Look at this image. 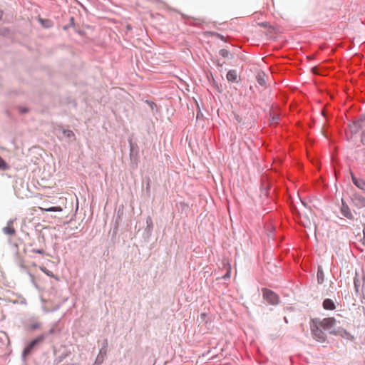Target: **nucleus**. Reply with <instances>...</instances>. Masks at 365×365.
Instances as JSON below:
<instances>
[{
    "label": "nucleus",
    "mask_w": 365,
    "mask_h": 365,
    "mask_svg": "<svg viewBox=\"0 0 365 365\" xmlns=\"http://www.w3.org/2000/svg\"><path fill=\"white\" fill-rule=\"evenodd\" d=\"M150 182H151V180H150V178H148L146 179L145 188L144 190V192L148 197H150Z\"/></svg>",
    "instance_id": "25"
},
{
    "label": "nucleus",
    "mask_w": 365,
    "mask_h": 365,
    "mask_svg": "<svg viewBox=\"0 0 365 365\" xmlns=\"http://www.w3.org/2000/svg\"><path fill=\"white\" fill-rule=\"evenodd\" d=\"M267 77V76L266 75V73L264 71H260L256 75V81L259 86L266 87L267 86V81H266Z\"/></svg>",
    "instance_id": "16"
},
{
    "label": "nucleus",
    "mask_w": 365,
    "mask_h": 365,
    "mask_svg": "<svg viewBox=\"0 0 365 365\" xmlns=\"http://www.w3.org/2000/svg\"><path fill=\"white\" fill-rule=\"evenodd\" d=\"M280 117L278 114H270V120L276 124L279 123Z\"/></svg>",
    "instance_id": "31"
},
{
    "label": "nucleus",
    "mask_w": 365,
    "mask_h": 365,
    "mask_svg": "<svg viewBox=\"0 0 365 365\" xmlns=\"http://www.w3.org/2000/svg\"><path fill=\"white\" fill-rule=\"evenodd\" d=\"M235 119H236V120H237V122H239V123H240V122H241V120H242V119H241V118L240 117V115H235Z\"/></svg>",
    "instance_id": "42"
},
{
    "label": "nucleus",
    "mask_w": 365,
    "mask_h": 365,
    "mask_svg": "<svg viewBox=\"0 0 365 365\" xmlns=\"http://www.w3.org/2000/svg\"><path fill=\"white\" fill-rule=\"evenodd\" d=\"M46 210L48 211V212H55V211L58 210V207H51L46 209Z\"/></svg>",
    "instance_id": "38"
},
{
    "label": "nucleus",
    "mask_w": 365,
    "mask_h": 365,
    "mask_svg": "<svg viewBox=\"0 0 365 365\" xmlns=\"http://www.w3.org/2000/svg\"><path fill=\"white\" fill-rule=\"evenodd\" d=\"M263 299H265L271 305H277L280 302L279 295L274 291L268 288L262 289Z\"/></svg>",
    "instance_id": "6"
},
{
    "label": "nucleus",
    "mask_w": 365,
    "mask_h": 365,
    "mask_svg": "<svg viewBox=\"0 0 365 365\" xmlns=\"http://www.w3.org/2000/svg\"><path fill=\"white\" fill-rule=\"evenodd\" d=\"M70 21H71V24H68L64 25V26H63V29L64 31H67V30H68V29H69V28H71V27H74V26H75V22H74V17H73V16H71V17H70Z\"/></svg>",
    "instance_id": "28"
},
{
    "label": "nucleus",
    "mask_w": 365,
    "mask_h": 365,
    "mask_svg": "<svg viewBox=\"0 0 365 365\" xmlns=\"http://www.w3.org/2000/svg\"><path fill=\"white\" fill-rule=\"evenodd\" d=\"M212 86L217 89L218 93H222L223 92L222 85L219 86L214 78L212 79Z\"/></svg>",
    "instance_id": "30"
},
{
    "label": "nucleus",
    "mask_w": 365,
    "mask_h": 365,
    "mask_svg": "<svg viewBox=\"0 0 365 365\" xmlns=\"http://www.w3.org/2000/svg\"><path fill=\"white\" fill-rule=\"evenodd\" d=\"M9 31V30L8 29L4 28V29H3L2 34H3L4 35H5V34H7Z\"/></svg>",
    "instance_id": "43"
},
{
    "label": "nucleus",
    "mask_w": 365,
    "mask_h": 365,
    "mask_svg": "<svg viewBox=\"0 0 365 365\" xmlns=\"http://www.w3.org/2000/svg\"><path fill=\"white\" fill-rule=\"evenodd\" d=\"M38 21L40 24L42 25V26L44 28L48 29L52 26V22L48 19H43L40 18Z\"/></svg>",
    "instance_id": "23"
},
{
    "label": "nucleus",
    "mask_w": 365,
    "mask_h": 365,
    "mask_svg": "<svg viewBox=\"0 0 365 365\" xmlns=\"http://www.w3.org/2000/svg\"><path fill=\"white\" fill-rule=\"evenodd\" d=\"M71 354V351L66 350L59 355L54 361L55 364H58L62 362L65 359L70 356Z\"/></svg>",
    "instance_id": "22"
},
{
    "label": "nucleus",
    "mask_w": 365,
    "mask_h": 365,
    "mask_svg": "<svg viewBox=\"0 0 365 365\" xmlns=\"http://www.w3.org/2000/svg\"><path fill=\"white\" fill-rule=\"evenodd\" d=\"M43 327V323L36 320L31 322L27 327L28 331H34L36 330L41 329Z\"/></svg>",
    "instance_id": "19"
},
{
    "label": "nucleus",
    "mask_w": 365,
    "mask_h": 365,
    "mask_svg": "<svg viewBox=\"0 0 365 365\" xmlns=\"http://www.w3.org/2000/svg\"><path fill=\"white\" fill-rule=\"evenodd\" d=\"M32 252L36 253V254H39V255L44 254L43 250H41V249H34V250H32Z\"/></svg>",
    "instance_id": "36"
},
{
    "label": "nucleus",
    "mask_w": 365,
    "mask_h": 365,
    "mask_svg": "<svg viewBox=\"0 0 365 365\" xmlns=\"http://www.w3.org/2000/svg\"><path fill=\"white\" fill-rule=\"evenodd\" d=\"M43 338L40 335L31 340L24 348L21 353V359L23 361H26L27 357L31 355L35 350L38 349L43 344Z\"/></svg>",
    "instance_id": "3"
},
{
    "label": "nucleus",
    "mask_w": 365,
    "mask_h": 365,
    "mask_svg": "<svg viewBox=\"0 0 365 365\" xmlns=\"http://www.w3.org/2000/svg\"><path fill=\"white\" fill-rule=\"evenodd\" d=\"M14 260L16 264L20 267L21 271H26V268L24 264V258L19 255V250L16 251L14 254Z\"/></svg>",
    "instance_id": "17"
},
{
    "label": "nucleus",
    "mask_w": 365,
    "mask_h": 365,
    "mask_svg": "<svg viewBox=\"0 0 365 365\" xmlns=\"http://www.w3.org/2000/svg\"><path fill=\"white\" fill-rule=\"evenodd\" d=\"M365 114L362 113L359 117L354 119L348 125V129L346 130V138L356 143L359 140L364 145L365 135Z\"/></svg>",
    "instance_id": "2"
},
{
    "label": "nucleus",
    "mask_w": 365,
    "mask_h": 365,
    "mask_svg": "<svg viewBox=\"0 0 365 365\" xmlns=\"http://www.w3.org/2000/svg\"><path fill=\"white\" fill-rule=\"evenodd\" d=\"M317 279L319 284H322L325 280L324 270L321 265L317 267Z\"/></svg>",
    "instance_id": "20"
},
{
    "label": "nucleus",
    "mask_w": 365,
    "mask_h": 365,
    "mask_svg": "<svg viewBox=\"0 0 365 365\" xmlns=\"http://www.w3.org/2000/svg\"><path fill=\"white\" fill-rule=\"evenodd\" d=\"M352 202L354 205L359 209L365 207V197L359 194H354L352 198Z\"/></svg>",
    "instance_id": "14"
},
{
    "label": "nucleus",
    "mask_w": 365,
    "mask_h": 365,
    "mask_svg": "<svg viewBox=\"0 0 365 365\" xmlns=\"http://www.w3.org/2000/svg\"><path fill=\"white\" fill-rule=\"evenodd\" d=\"M330 334L335 335V336H340L342 338L351 340L353 339V336L351 335L350 333L346 331L344 329L341 327H334V329H331L329 332Z\"/></svg>",
    "instance_id": "11"
},
{
    "label": "nucleus",
    "mask_w": 365,
    "mask_h": 365,
    "mask_svg": "<svg viewBox=\"0 0 365 365\" xmlns=\"http://www.w3.org/2000/svg\"><path fill=\"white\" fill-rule=\"evenodd\" d=\"M19 111L21 114H25V113H27L29 111V109L27 107L19 106Z\"/></svg>",
    "instance_id": "33"
},
{
    "label": "nucleus",
    "mask_w": 365,
    "mask_h": 365,
    "mask_svg": "<svg viewBox=\"0 0 365 365\" xmlns=\"http://www.w3.org/2000/svg\"><path fill=\"white\" fill-rule=\"evenodd\" d=\"M311 331L315 340L320 343H324L327 340L326 333L321 329L317 323L311 324Z\"/></svg>",
    "instance_id": "7"
},
{
    "label": "nucleus",
    "mask_w": 365,
    "mask_h": 365,
    "mask_svg": "<svg viewBox=\"0 0 365 365\" xmlns=\"http://www.w3.org/2000/svg\"><path fill=\"white\" fill-rule=\"evenodd\" d=\"M354 302L352 304L351 309L356 312L359 316L361 315V311L365 314V307L361 305L359 302L363 304V299H365L364 287H365V274L363 268H361V274L359 275L358 272H356V276L354 279Z\"/></svg>",
    "instance_id": "1"
},
{
    "label": "nucleus",
    "mask_w": 365,
    "mask_h": 365,
    "mask_svg": "<svg viewBox=\"0 0 365 365\" xmlns=\"http://www.w3.org/2000/svg\"><path fill=\"white\" fill-rule=\"evenodd\" d=\"M322 307L326 310H334L336 309V305L334 301L331 299L327 298L324 299L322 302Z\"/></svg>",
    "instance_id": "18"
},
{
    "label": "nucleus",
    "mask_w": 365,
    "mask_h": 365,
    "mask_svg": "<svg viewBox=\"0 0 365 365\" xmlns=\"http://www.w3.org/2000/svg\"><path fill=\"white\" fill-rule=\"evenodd\" d=\"M58 322H56L51 324L50 329L47 331L42 332L39 335L43 338V341H47L48 343L53 342V336L58 335L61 333V329L58 327Z\"/></svg>",
    "instance_id": "5"
},
{
    "label": "nucleus",
    "mask_w": 365,
    "mask_h": 365,
    "mask_svg": "<svg viewBox=\"0 0 365 365\" xmlns=\"http://www.w3.org/2000/svg\"><path fill=\"white\" fill-rule=\"evenodd\" d=\"M341 212V214L346 218L351 219L353 217L349 207L344 202H342Z\"/></svg>",
    "instance_id": "21"
},
{
    "label": "nucleus",
    "mask_w": 365,
    "mask_h": 365,
    "mask_svg": "<svg viewBox=\"0 0 365 365\" xmlns=\"http://www.w3.org/2000/svg\"><path fill=\"white\" fill-rule=\"evenodd\" d=\"M41 270L43 271L47 275L53 276L52 272L51 271L47 270L46 268H41Z\"/></svg>",
    "instance_id": "39"
},
{
    "label": "nucleus",
    "mask_w": 365,
    "mask_h": 365,
    "mask_svg": "<svg viewBox=\"0 0 365 365\" xmlns=\"http://www.w3.org/2000/svg\"><path fill=\"white\" fill-rule=\"evenodd\" d=\"M26 272L28 273L29 276L30 277L31 281L33 283H34V276L31 272H29V271H26Z\"/></svg>",
    "instance_id": "41"
},
{
    "label": "nucleus",
    "mask_w": 365,
    "mask_h": 365,
    "mask_svg": "<svg viewBox=\"0 0 365 365\" xmlns=\"http://www.w3.org/2000/svg\"><path fill=\"white\" fill-rule=\"evenodd\" d=\"M312 322L313 324L317 323L321 328L327 330L334 329L336 319L334 317H327L324 318L322 320H320L319 319H312Z\"/></svg>",
    "instance_id": "9"
},
{
    "label": "nucleus",
    "mask_w": 365,
    "mask_h": 365,
    "mask_svg": "<svg viewBox=\"0 0 365 365\" xmlns=\"http://www.w3.org/2000/svg\"><path fill=\"white\" fill-rule=\"evenodd\" d=\"M211 35L213 36H216L217 38H220V40L225 41V42H227V39H226V37L224 36L223 35H222L220 33H217V32H211Z\"/></svg>",
    "instance_id": "32"
},
{
    "label": "nucleus",
    "mask_w": 365,
    "mask_h": 365,
    "mask_svg": "<svg viewBox=\"0 0 365 365\" xmlns=\"http://www.w3.org/2000/svg\"><path fill=\"white\" fill-rule=\"evenodd\" d=\"M9 168V165L6 163V161L0 156V170H7Z\"/></svg>",
    "instance_id": "27"
},
{
    "label": "nucleus",
    "mask_w": 365,
    "mask_h": 365,
    "mask_svg": "<svg viewBox=\"0 0 365 365\" xmlns=\"http://www.w3.org/2000/svg\"><path fill=\"white\" fill-rule=\"evenodd\" d=\"M351 180L353 184L358 188L365 190V180L362 178H357L352 172H351Z\"/></svg>",
    "instance_id": "15"
},
{
    "label": "nucleus",
    "mask_w": 365,
    "mask_h": 365,
    "mask_svg": "<svg viewBox=\"0 0 365 365\" xmlns=\"http://www.w3.org/2000/svg\"><path fill=\"white\" fill-rule=\"evenodd\" d=\"M128 143L130 147V168L132 170H135L138 168L140 161V149L138 143L136 142H133L130 138L128 139Z\"/></svg>",
    "instance_id": "4"
},
{
    "label": "nucleus",
    "mask_w": 365,
    "mask_h": 365,
    "mask_svg": "<svg viewBox=\"0 0 365 365\" xmlns=\"http://www.w3.org/2000/svg\"><path fill=\"white\" fill-rule=\"evenodd\" d=\"M119 213H120V210H118V216H117V218L115 220L116 227H115V229H116V230L118 229V220L120 218V216Z\"/></svg>",
    "instance_id": "40"
},
{
    "label": "nucleus",
    "mask_w": 365,
    "mask_h": 365,
    "mask_svg": "<svg viewBox=\"0 0 365 365\" xmlns=\"http://www.w3.org/2000/svg\"><path fill=\"white\" fill-rule=\"evenodd\" d=\"M226 78L230 83H239L240 81L238 73L235 69L229 70L227 73Z\"/></svg>",
    "instance_id": "13"
},
{
    "label": "nucleus",
    "mask_w": 365,
    "mask_h": 365,
    "mask_svg": "<svg viewBox=\"0 0 365 365\" xmlns=\"http://www.w3.org/2000/svg\"><path fill=\"white\" fill-rule=\"evenodd\" d=\"M15 220H9L7 222V225L6 227H3L2 232L4 234L9 235V236H14L16 235V231L14 229L13 224Z\"/></svg>",
    "instance_id": "12"
},
{
    "label": "nucleus",
    "mask_w": 365,
    "mask_h": 365,
    "mask_svg": "<svg viewBox=\"0 0 365 365\" xmlns=\"http://www.w3.org/2000/svg\"><path fill=\"white\" fill-rule=\"evenodd\" d=\"M262 25L263 26H266V23H262Z\"/></svg>",
    "instance_id": "47"
},
{
    "label": "nucleus",
    "mask_w": 365,
    "mask_h": 365,
    "mask_svg": "<svg viewBox=\"0 0 365 365\" xmlns=\"http://www.w3.org/2000/svg\"><path fill=\"white\" fill-rule=\"evenodd\" d=\"M10 246H11L14 254L16 253V250H19V249H18L19 245H18L17 242L14 241L13 243Z\"/></svg>",
    "instance_id": "34"
},
{
    "label": "nucleus",
    "mask_w": 365,
    "mask_h": 365,
    "mask_svg": "<svg viewBox=\"0 0 365 365\" xmlns=\"http://www.w3.org/2000/svg\"><path fill=\"white\" fill-rule=\"evenodd\" d=\"M230 267L229 268V269L227 270V272L225 274V275L222 277V278L224 279H230Z\"/></svg>",
    "instance_id": "37"
},
{
    "label": "nucleus",
    "mask_w": 365,
    "mask_h": 365,
    "mask_svg": "<svg viewBox=\"0 0 365 365\" xmlns=\"http://www.w3.org/2000/svg\"><path fill=\"white\" fill-rule=\"evenodd\" d=\"M14 240H12V238L10 237L9 239H8V244L9 245H11L12 243H13Z\"/></svg>",
    "instance_id": "44"
},
{
    "label": "nucleus",
    "mask_w": 365,
    "mask_h": 365,
    "mask_svg": "<svg viewBox=\"0 0 365 365\" xmlns=\"http://www.w3.org/2000/svg\"><path fill=\"white\" fill-rule=\"evenodd\" d=\"M216 64L218 67L222 66V63H221L218 60L216 61Z\"/></svg>",
    "instance_id": "45"
},
{
    "label": "nucleus",
    "mask_w": 365,
    "mask_h": 365,
    "mask_svg": "<svg viewBox=\"0 0 365 365\" xmlns=\"http://www.w3.org/2000/svg\"><path fill=\"white\" fill-rule=\"evenodd\" d=\"M146 226L143 228L142 238L145 242H148L153 230V222L150 216H148L145 220Z\"/></svg>",
    "instance_id": "8"
},
{
    "label": "nucleus",
    "mask_w": 365,
    "mask_h": 365,
    "mask_svg": "<svg viewBox=\"0 0 365 365\" xmlns=\"http://www.w3.org/2000/svg\"><path fill=\"white\" fill-rule=\"evenodd\" d=\"M284 321H285L286 322H287V318H286V317H284Z\"/></svg>",
    "instance_id": "48"
},
{
    "label": "nucleus",
    "mask_w": 365,
    "mask_h": 365,
    "mask_svg": "<svg viewBox=\"0 0 365 365\" xmlns=\"http://www.w3.org/2000/svg\"><path fill=\"white\" fill-rule=\"evenodd\" d=\"M3 11L0 9V21L2 19Z\"/></svg>",
    "instance_id": "46"
},
{
    "label": "nucleus",
    "mask_w": 365,
    "mask_h": 365,
    "mask_svg": "<svg viewBox=\"0 0 365 365\" xmlns=\"http://www.w3.org/2000/svg\"><path fill=\"white\" fill-rule=\"evenodd\" d=\"M219 55L223 58H229L232 56L230 52L226 48H222L219 51Z\"/></svg>",
    "instance_id": "26"
},
{
    "label": "nucleus",
    "mask_w": 365,
    "mask_h": 365,
    "mask_svg": "<svg viewBox=\"0 0 365 365\" xmlns=\"http://www.w3.org/2000/svg\"><path fill=\"white\" fill-rule=\"evenodd\" d=\"M63 134L68 138H73L75 140V134L71 130L63 129L62 131Z\"/></svg>",
    "instance_id": "24"
},
{
    "label": "nucleus",
    "mask_w": 365,
    "mask_h": 365,
    "mask_svg": "<svg viewBox=\"0 0 365 365\" xmlns=\"http://www.w3.org/2000/svg\"><path fill=\"white\" fill-rule=\"evenodd\" d=\"M108 346V339H105L103 341L102 346L100 349L99 353L96 359L94 365H101L103 362L105 358L107 356Z\"/></svg>",
    "instance_id": "10"
},
{
    "label": "nucleus",
    "mask_w": 365,
    "mask_h": 365,
    "mask_svg": "<svg viewBox=\"0 0 365 365\" xmlns=\"http://www.w3.org/2000/svg\"><path fill=\"white\" fill-rule=\"evenodd\" d=\"M362 234L363 237L361 240V242H362V245H365V225H362Z\"/></svg>",
    "instance_id": "35"
},
{
    "label": "nucleus",
    "mask_w": 365,
    "mask_h": 365,
    "mask_svg": "<svg viewBox=\"0 0 365 365\" xmlns=\"http://www.w3.org/2000/svg\"><path fill=\"white\" fill-rule=\"evenodd\" d=\"M70 21H71V24H68L64 25V26H63V29L64 31H67V30H68V29H69V28H71V27H74V26H75V22H74V17H73V16H71V17H70Z\"/></svg>",
    "instance_id": "29"
}]
</instances>
